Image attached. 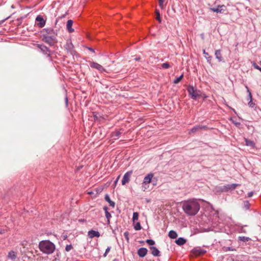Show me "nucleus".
Listing matches in <instances>:
<instances>
[{
    "instance_id": "39448f33",
    "label": "nucleus",
    "mask_w": 261,
    "mask_h": 261,
    "mask_svg": "<svg viewBox=\"0 0 261 261\" xmlns=\"http://www.w3.org/2000/svg\"><path fill=\"white\" fill-rule=\"evenodd\" d=\"M89 62L91 68L97 69L101 73L106 71V69L98 63L93 61H89Z\"/></svg>"
},
{
    "instance_id": "864d4df0",
    "label": "nucleus",
    "mask_w": 261,
    "mask_h": 261,
    "mask_svg": "<svg viewBox=\"0 0 261 261\" xmlns=\"http://www.w3.org/2000/svg\"><path fill=\"white\" fill-rule=\"evenodd\" d=\"M65 100L66 106V107H67L68 106V97L67 96L65 98Z\"/></svg>"
},
{
    "instance_id": "cd10ccee",
    "label": "nucleus",
    "mask_w": 261,
    "mask_h": 261,
    "mask_svg": "<svg viewBox=\"0 0 261 261\" xmlns=\"http://www.w3.org/2000/svg\"><path fill=\"white\" fill-rule=\"evenodd\" d=\"M238 240L240 241H242V242H248L249 240H250V238H249V237H245V236L239 237L238 238Z\"/></svg>"
},
{
    "instance_id": "ddd939ff",
    "label": "nucleus",
    "mask_w": 261,
    "mask_h": 261,
    "mask_svg": "<svg viewBox=\"0 0 261 261\" xmlns=\"http://www.w3.org/2000/svg\"><path fill=\"white\" fill-rule=\"evenodd\" d=\"M88 236L90 238H93L94 237H99L100 233L98 231L90 230L88 232Z\"/></svg>"
},
{
    "instance_id": "423d86ee",
    "label": "nucleus",
    "mask_w": 261,
    "mask_h": 261,
    "mask_svg": "<svg viewBox=\"0 0 261 261\" xmlns=\"http://www.w3.org/2000/svg\"><path fill=\"white\" fill-rule=\"evenodd\" d=\"M65 48L66 49L67 51L72 56L75 55L76 51L74 50V46L71 42H67L65 45Z\"/></svg>"
},
{
    "instance_id": "79ce46f5",
    "label": "nucleus",
    "mask_w": 261,
    "mask_h": 261,
    "mask_svg": "<svg viewBox=\"0 0 261 261\" xmlns=\"http://www.w3.org/2000/svg\"><path fill=\"white\" fill-rule=\"evenodd\" d=\"M165 2V0H159V6L160 8L163 9H164V3Z\"/></svg>"
},
{
    "instance_id": "1a4fd4ad",
    "label": "nucleus",
    "mask_w": 261,
    "mask_h": 261,
    "mask_svg": "<svg viewBox=\"0 0 261 261\" xmlns=\"http://www.w3.org/2000/svg\"><path fill=\"white\" fill-rule=\"evenodd\" d=\"M187 90L193 99H196V98L198 96V94L197 93L196 90L194 89L193 86L190 85L188 87Z\"/></svg>"
},
{
    "instance_id": "f3484780",
    "label": "nucleus",
    "mask_w": 261,
    "mask_h": 261,
    "mask_svg": "<svg viewBox=\"0 0 261 261\" xmlns=\"http://www.w3.org/2000/svg\"><path fill=\"white\" fill-rule=\"evenodd\" d=\"M153 174L151 173L147 174L145 176L143 179V184H148L151 182V180L152 178Z\"/></svg>"
},
{
    "instance_id": "13d9d810",
    "label": "nucleus",
    "mask_w": 261,
    "mask_h": 261,
    "mask_svg": "<svg viewBox=\"0 0 261 261\" xmlns=\"http://www.w3.org/2000/svg\"><path fill=\"white\" fill-rule=\"evenodd\" d=\"M89 194H92V192H89Z\"/></svg>"
},
{
    "instance_id": "c03bdc74",
    "label": "nucleus",
    "mask_w": 261,
    "mask_h": 261,
    "mask_svg": "<svg viewBox=\"0 0 261 261\" xmlns=\"http://www.w3.org/2000/svg\"><path fill=\"white\" fill-rule=\"evenodd\" d=\"M252 65L254 67V68L259 70L260 69L261 67L258 66L254 62H252Z\"/></svg>"
},
{
    "instance_id": "5fc2aeb1",
    "label": "nucleus",
    "mask_w": 261,
    "mask_h": 261,
    "mask_svg": "<svg viewBox=\"0 0 261 261\" xmlns=\"http://www.w3.org/2000/svg\"><path fill=\"white\" fill-rule=\"evenodd\" d=\"M8 18V17L0 21V25L2 24L6 20H7Z\"/></svg>"
},
{
    "instance_id": "4d7b16f0",
    "label": "nucleus",
    "mask_w": 261,
    "mask_h": 261,
    "mask_svg": "<svg viewBox=\"0 0 261 261\" xmlns=\"http://www.w3.org/2000/svg\"><path fill=\"white\" fill-rule=\"evenodd\" d=\"M201 36L202 38H203V37H204V34H201Z\"/></svg>"
},
{
    "instance_id": "3c124183",
    "label": "nucleus",
    "mask_w": 261,
    "mask_h": 261,
    "mask_svg": "<svg viewBox=\"0 0 261 261\" xmlns=\"http://www.w3.org/2000/svg\"><path fill=\"white\" fill-rule=\"evenodd\" d=\"M253 193H253V192H252V191L249 192V193H248V194H247V195H247L248 197H251L253 196Z\"/></svg>"
},
{
    "instance_id": "603ef678",
    "label": "nucleus",
    "mask_w": 261,
    "mask_h": 261,
    "mask_svg": "<svg viewBox=\"0 0 261 261\" xmlns=\"http://www.w3.org/2000/svg\"><path fill=\"white\" fill-rule=\"evenodd\" d=\"M87 49L93 53H95L94 49L90 47H87Z\"/></svg>"
},
{
    "instance_id": "de8ad7c7",
    "label": "nucleus",
    "mask_w": 261,
    "mask_h": 261,
    "mask_svg": "<svg viewBox=\"0 0 261 261\" xmlns=\"http://www.w3.org/2000/svg\"><path fill=\"white\" fill-rule=\"evenodd\" d=\"M198 126H199V129H206L207 128V126H205V125H198Z\"/></svg>"
},
{
    "instance_id": "bb28decb",
    "label": "nucleus",
    "mask_w": 261,
    "mask_h": 261,
    "mask_svg": "<svg viewBox=\"0 0 261 261\" xmlns=\"http://www.w3.org/2000/svg\"><path fill=\"white\" fill-rule=\"evenodd\" d=\"M199 126L198 125H196L195 126H194L192 128H191L190 130H189V133L190 134H191L192 133H194L195 132H196L199 129Z\"/></svg>"
},
{
    "instance_id": "7c9ffc66",
    "label": "nucleus",
    "mask_w": 261,
    "mask_h": 261,
    "mask_svg": "<svg viewBox=\"0 0 261 261\" xmlns=\"http://www.w3.org/2000/svg\"><path fill=\"white\" fill-rule=\"evenodd\" d=\"M183 77H184V74H182L180 76H179V77H178L177 78L175 79L174 80L173 83L175 84H178L181 80V79L183 78Z\"/></svg>"
},
{
    "instance_id": "052dcab7",
    "label": "nucleus",
    "mask_w": 261,
    "mask_h": 261,
    "mask_svg": "<svg viewBox=\"0 0 261 261\" xmlns=\"http://www.w3.org/2000/svg\"><path fill=\"white\" fill-rule=\"evenodd\" d=\"M259 63L261 64V61L259 62Z\"/></svg>"
},
{
    "instance_id": "2f4dec72",
    "label": "nucleus",
    "mask_w": 261,
    "mask_h": 261,
    "mask_svg": "<svg viewBox=\"0 0 261 261\" xmlns=\"http://www.w3.org/2000/svg\"><path fill=\"white\" fill-rule=\"evenodd\" d=\"M54 31V30L53 29H47V28H45V29H44L43 30V32H45L46 33L45 34H47V35H49L50 34H51Z\"/></svg>"
},
{
    "instance_id": "bf43d9fd",
    "label": "nucleus",
    "mask_w": 261,
    "mask_h": 261,
    "mask_svg": "<svg viewBox=\"0 0 261 261\" xmlns=\"http://www.w3.org/2000/svg\"><path fill=\"white\" fill-rule=\"evenodd\" d=\"M259 71H261V67H260V69H259Z\"/></svg>"
},
{
    "instance_id": "c9c22d12",
    "label": "nucleus",
    "mask_w": 261,
    "mask_h": 261,
    "mask_svg": "<svg viewBox=\"0 0 261 261\" xmlns=\"http://www.w3.org/2000/svg\"><path fill=\"white\" fill-rule=\"evenodd\" d=\"M139 215L137 212H134L133 215V220L134 221L138 219Z\"/></svg>"
},
{
    "instance_id": "37998d69",
    "label": "nucleus",
    "mask_w": 261,
    "mask_h": 261,
    "mask_svg": "<svg viewBox=\"0 0 261 261\" xmlns=\"http://www.w3.org/2000/svg\"><path fill=\"white\" fill-rule=\"evenodd\" d=\"M111 249V246H108L107 247V248L106 249V250L105 251V253L103 254V256L104 257L107 256L108 253L109 252V251H110Z\"/></svg>"
},
{
    "instance_id": "412c9836",
    "label": "nucleus",
    "mask_w": 261,
    "mask_h": 261,
    "mask_svg": "<svg viewBox=\"0 0 261 261\" xmlns=\"http://www.w3.org/2000/svg\"><path fill=\"white\" fill-rule=\"evenodd\" d=\"M121 132L120 131H115L112 133L111 134V138L113 140H117L118 139L121 134Z\"/></svg>"
},
{
    "instance_id": "6ab92c4d",
    "label": "nucleus",
    "mask_w": 261,
    "mask_h": 261,
    "mask_svg": "<svg viewBox=\"0 0 261 261\" xmlns=\"http://www.w3.org/2000/svg\"><path fill=\"white\" fill-rule=\"evenodd\" d=\"M108 207L105 206L103 207V210L105 211V216H106V217L107 219V222H108V224H110V219L112 217V216L111 215V214L108 212Z\"/></svg>"
},
{
    "instance_id": "a878e982",
    "label": "nucleus",
    "mask_w": 261,
    "mask_h": 261,
    "mask_svg": "<svg viewBox=\"0 0 261 261\" xmlns=\"http://www.w3.org/2000/svg\"><path fill=\"white\" fill-rule=\"evenodd\" d=\"M203 54L204 55V57L206 58L207 62L210 63L212 60V57L209 56L208 54L205 51V49L203 50Z\"/></svg>"
},
{
    "instance_id": "8fccbe9b",
    "label": "nucleus",
    "mask_w": 261,
    "mask_h": 261,
    "mask_svg": "<svg viewBox=\"0 0 261 261\" xmlns=\"http://www.w3.org/2000/svg\"><path fill=\"white\" fill-rule=\"evenodd\" d=\"M234 250H235V249L230 247H228L225 249V251H234Z\"/></svg>"
},
{
    "instance_id": "5701e85b",
    "label": "nucleus",
    "mask_w": 261,
    "mask_h": 261,
    "mask_svg": "<svg viewBox=\"0 0 261 261\" xmlns=\"http://www.w3.org/2000/svg\"><path fill=\"white\" fill-rule=\"evenodd\" d=\"M105 199L106 201L109 203V204L111 206L114 207L115 206V203L114 201H112L110 198V196L108 194H106L105 196Z\"/></svg>"
},
{
    "instance_id": "aec40b11",
    "label": "nucleus",
    "mask_w": 261,
    "mask_h": 261,
    "mask_svg": "<svg viewBox=\"0 0 261 261\" xmlns=\"http://www.w3.org/2000/svg\"><path fill=\"white\" fill-rule=\"evenodd\" d=\"M186 239H185L184 238L180 237L175 240V243L177 245L179 246H181L185 244L186 243Z\"/></svg>"
},
{
    "instance_id": "a211bd4d",
    "label": "nucleus",
    "mask_w": 261,
    "mask_h": 261,
    "mask_svg": "<svg viewBox=\"0 0 261 261\" xmlns=\"http://www.w3.org/2000/svg\"><path fill=\"white\" fill-rule=\"evenodd\" d=\"M215 55L216 56V58L218 60L219 62H222L223 61L220 49L216 50L215 51Z\"/></svg>"
},
{
    "instance_id": "a18cd8bd",
    "label": "nucleus",
    "mask_w": 261,
    "mask_h": 261,
    "mask_svg": "<svg viewBox=\"0 0 261 261\" xmlns=\"http://www.w3.org/2000/svg\"><path fill=\"white\" fill-rule=\"evenodd\" d=\"M128 235L129 233L127 231H126L124 233V236L125 237V238L126 239L127 241H128L129 240Z\"/></svg>"
},
{
    "instance_id": "4468645a",
    "label": "nucleus",
    "mask_w": 261,
    "mask_h": 261,
    "mask_svg": "<svg viewBox=\"0 0 261 261\" xmlns=\"http://www.w3.org/2000/svg\"><path fill=\"white\" fill-rule=\"evenodd\" d=\"M151 254L154 256H160L161 255L160 252L158 249L154 246H151L150 247Z\"/></svg>"
},
{
    "instance_id": "20e7f679",
    "label": "nucleus",
    "mask_w": 261,
    "mask_h": 261,
    "mask_svg": "<svg viewBox=\"0 0 261 261\" xmlns=\"http://www.w3.org/2000/svg\"><path fill=\"white\" fill-rule=\"evenodd\" d=\"M239 184H232L224 185L219 187V191L221 192H227L232 190H234L237 187L239 186Z\"/></svg>"
},
{
    "instance_id": "49530a36",
    "label": "nucleus",
    "mask_w": 261,
    "mask_h": 261,
    "mask_svg": "<svg viewBox=\"0 0 261 261\" xmlns=\"http://www.w3.org/2000/svg\"><path fill=\"white\" fill-rule=\"evenodd\" d=\"M232 123L233 124H234L236 126L239 127L241 123L239 122H237L236 121H232Z\"/></svg>"
},
{
    "instance_id": "c85d7f7f",
    "label": "nucleus",
    "mask_w": 261,
    "mask_h": 261,
    "mask_svg": "<svg viewBox=\"0 0 261 261\" xmlns=\"http://www.w3.org/2000/svg\"><path fill=\"white\" fill-rule=\"evenodd\" d=\"M210 10L217 13H221V10H220V7H219V5L217 8H211Z\"/></svg>"
},
{
    "instance_id": "2eb2a0df",
    "label": "nucleus",
    "mask_w": 261,
    "mask_h": 261,
    "mask_svg": "<svg viewBox=\"0 0 261 261\" xmlns=\"http://www.w3.org/2000/svg\"><path fill=\"white\" fill-rule=\"evenodd\" d=\"M147 253V249L146 248H140L138 250V255L141 257H144Z\"/></svg>"
},
{
    "instance_id": "473e14b6",
    "label": "nucleus",
    "mask_w": 261,
    "mask_h": 261,
    "mask_svg": "<svg viewBox=\"0 0 261 261\" xmlns=\"http://www.w3.org/2000/svg\"><path fill=\"white\" fill-rule=\"evenodd\" d=\"M142 228V227L141 226V224L139 222H137L135 225H134V229L136 230H139Z\"/></svg>"
},
{
    "instance_id": "4be33fe9",
    "label": "nucleus",
    "mask_w": 261,
    "mask_h": 261,
    "mask_svg": "<svg viewBox=\"0 0 261 261\" xmlns=\"http://www.w3.org/2000/svg\"><path fill=\"white\" fill-rule=\"evenodd\" d=\"M8 257L11 260H14L17 258V254L15 251H10L8 253Z\"/></svg>"
},
{
    "instance_id": "7ed1b4c3",
    "label": "nucleus",
    "mask_w": 261,
    "mask_h": 261,
    "mask_svg": "<svg viewBox=\"0 0 261 261\" xmlns=\"http://www.w3.org/2000/svg\"><path fill=\"white\" fill-rule=\"evenodd\" d=\"M42 41L50 46H54L57 43V39L55 35L42 34Z\"/></svg>"
},
{
    "instance_id": "72a5a7b5",
    "label": "nucleus",
    "mask_w": 261,
    "mask_h": 261,
    "mask_svg": "<svg viewBox=\"0 0 261 261\" xmlns=\"http://www.w3.org/2000/svg\"><path fill=\"white\" fill-rule=\"evenodd\" d=\"M155 13H156V19L159 21V22H161V18L160 17V13L159 10H156Z\"/></svg>"
},
{
    "instance_id": "f704fd0d",
    "label": "nucleus",
    "mask_w": 261,
    "mask_h": 261,
    "mask_svg": "<svg viewBox=\"0 0 261 261\" xmlns=\"http://www.w3.org/2000/svg\"><path fill=\"white\" fill-rule=\"evenodd\" d=\"M246 88L247 90V92H248V100H249V101L250 100L251 101V100H252V96L251 93L250 91L249 90V88H248V87H246Z\"/></svg>"
},
{
    "instance_id": "e433bc0d",
    "label": "nucleus",
    "mask_w": 261,
    "mask_h": 261,
    "mask_svg": "<svg viewBox=\"0 0 261 261\" xmlns=\"http://www.w3.org/2000/svg\"><path fill=\"white\" fill-rule=\"evenodd\" d=\"M146 242L149 246L153 245L155 244V242L151 239H147Z\"/></svg>"
},
{
    "instance_id": "9d476101",
    "label": "nucleus",
    "mask_w": 261,
    "mask_h": 261,
    "mask_svg": "<svg viewBox=\"0 0 261 261\" xmlns=\"http://www.w3.org/2000/svg\"><path fill=\"white\" fill-rule=\"evenodd\" d=\"M36 21L38 22L37 25L39 28H43L45 25V20L41 15H38L36 18Z\"/></svg>"
},
{
    "instance_id": "dca6fc26",
    "label": "nucleus",
    "mask_w": 261,
    "mask_h": 261,
    "mask_svg": "<svg viewBox=\"0 0 261 261\" xmlns=\"http://www.w3.org/2000/svg\"><path fill=\"white\" fill-rule=\"evenodd\" d=\"M73 24V21L71 19H69L67 21L66 28L67 31L69 33H72L74 32V29L72 28Z\"/></svg>"
},
{
    "instance_id": "c756f323",
    "label": "nucleus",
    "mask_w": 261,
    "mask_h": 261,
    "mask_svg": "<svg viewBox=\"0 0 261 261\" xmlns=\"http://www.w3.org/2000/svg\"><path fill=\"white\" fill-rule=\"evenodd\" d=\"M250 204L248 201H245L244 202L243 207L244 209L247 210L250 208Z\"/></svg>"
},
{
    "instance_id": "f257e3e1",
    "label": "nucleus",
    "mask_w": 261,
    "mask_h": 261,
    "mask_svg": "<svg viewBox=\"0 0 261 261\" xmlns=\"http://www.w3.org/2000/svg\"><path fill=\"white\" fill-rule=\"evenodd\" d=\"M182 207L187 215L195 216L200 210V204L195 199L189 200L183 202Z\"/></svg>"
},
{
    "instance_id": "09e8293b",
    "label": "nucleus",
    "mask_w": 261,
    "mask_h": 261,
    "mask_svg": "<svg viewBox=\"0 0 261 261\" xmlns=\"http://www.w3.org/2000/svg\"><path fill=\"white\" fill-rule=\"evenodd\" d=\"M120 176V175H119L117 177V178L115 179V180L114 181V184L115 186H116L117 185V182H118V180L119 179Z\"/></svg>"
},
{
    "instance_id": "f8f14e48",
    "label": "nucleus",
    "mask_w": 261,
    "mask_h": 261,
    "mask_svg": "<svg viewBox=\"0 0 261 261\" xmlns=\"http://www.w3.org/2000/svg\"><path fill=\"white\" fill-rule=\"evenodd\" d=\"M247 225H242V224L238 223L236 224V229L238 232L246 233L247 231L244 229V227H246Z\"/></svg>"
},
{
    "instance_id": "6e6d98bb",
    "label": "nucleus",
    "mask_w": 261,
    "mask_h": 261,
    "mask_svg": "<svg viewBox=\"0 0 261 261\" xmlns=\"http://www.w3.org/2000/svg\"><path fill=\"white\" fill-rule=\"evenodd\" d=\"M140 59H141V58H140V57H139V58H136L135 59V60H136V61H140Z\"/></svg>"
},
{
    "instance_id": "6e6552de",
    "label": "nucleus",
    "mask_w": 261,
    "mask_h": 261,
    "mask_svg": "<svg viewBox=\"0 0 261 261\" xmlns=\"http://www.w3.org/2000/svg\"><path fill=\"white\" fill-rule=\"evenodd\" d=\"M132 173V171H129L124 174L121 180V183L122 185H124L129 181L130 177L131 176Z\"/></svg>"
},
{
    "instance_id": "a19ab883",
    "label": "nucleus",
    "mask_w": 261,
    "mask_h": 261,
    "mask_svg": "<svg viewBox=\"0 0 261 261\" xmlns=\"http://www.w3.org/2000/svg\"><path fill=\"white\" fill-rule=\"evenodd\" d=\"M73 247L72 245H67L65 247V250L67 252L70 251L72 249Z\"/></svg>"
},
{
    "instance_id": "9b49d317",
    "label": "nucleus",
    "mask_w": 261,
    "mask_h": 261,
    "mask_svg": "<svg viewBox=\"0 0 261 261\" xmlns=\"http://www.w3.org/2000/svg\"><path fill=\"white\" fill-rule=\"evenodd\" d=\"M193 253L196 255L204 254L206 251L200 247L194 248L192 250Z\"/></svg>"
},
{
    "instance_id": "4c0bfd02",
    "label": "nucleus",
    "mask_w": 261,
    "mask_h": 261,
    "mask_svg": "<svg viewBox=\"0 0 261 261\" xmlns=\"http://www.w3.org/2000/svg\"><path fill=\"white\" fill-rule=\"evenodd\" d=\"M169 67H170V65H169V63L167 62L164 63L162 64V67L163 69H167V68H169Z\"/></svg>"
},
{
    "instance_id": "b1692460",
    "label": "nucleus",
    "mask_w": 261,
    "mask_h": 261,
    "mask_svg": "<svg viewBox=\"0 0 261 261\" xmlns=\"http://www.w3.org/2000/svg\"><path fill=\"white\" fill-rule=\"evenodd\" d=\"M168 236L171 239H176L177 237V234L176 231L171 230L169 231V232L168 233Z\"/></svg>"
},
{
    "instance_id": "f03ea898",
    "label": "nucleus",
    "mask_w": 261,
    "mask_h": 261,
    "mask_svg": "<svg viewBox=\"0 0 261 261\" xmlns=\"http://www.w3.org/2000/svg\"><path fill=\"white\" fill-rule=\"evenodd\" d=\"M40 250L43 253L51 254L55 250V245L49 240H45L40 241L38 245Z\"/></svg>"
},
{
    "instance_id": "ea45409f",
    "label": "nucleus",
    "mask_w": 261,
    "mask_h": 261,
    "mask_svg": "<svg viewBox=\"0 0 261 261\" xmlns=\"http://www.w3.org/2000/svg\"><path fill=\"white\" fill-rule=\"evenodd\" d=\"M220 10H221V13L226 10V7L224 5H219Z\"/></svg>"
},
{
    "instance_id": "0eeeda50",
    "label": "nucleus",
    "mask_w": 261,
    "mask_h": 261,
    "mask_svg": "<svg viewBox=\"0 0 261 261\" xmlns=\"http://www.w3.org/2000/svg\"><path fill=\"white\" fill-rule=\"evenodd\" d=\"M37 47L41 50L43 54L46 55L47 58H51L50 49L43 44H38Z\"/></svg>"
},
{
    "instance_id": "393cba45",
    "label": "nucleus",
    "mask_w": 261,
    "mask_h": 261,
    "mask_svg": "<svg viewBox=\"0 0 261 261\" xmlns=\"http://www.w3.org/2000/svg\"><path fill=\"white\" fill-rule=\"evenodd\" d=\"M245 143L246 145L248 146L254 147L255 146V144L253 141L249 139H245Z\"/></svg>"
},
{
    "instance_id": "58836bf2",
    "label": "nucleus",
    "mask_w": 261,
    "mask_h": 261,
    "mask_svg": "<svg viewBox=\"0 0 261 261\" xmlns=\"http://www.w3.org/2000/svg\"><path fill=\"white\" fill-rule=\"evenodd\" d=\"M248 105L249 107L252 108H254L256 106L255 103L253 102L252 100H251V101L250 100L249 101Z\"/></svg>"
}]
</instances>
